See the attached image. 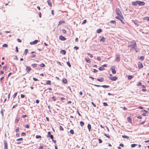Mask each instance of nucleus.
Returning <instances> with one entry per match:
<instances>
[{"label": "nucleus", "instance_id": "54", "mask_svg": "<svg viewBox=\"0 0 149 149\" xmlns=\"http://www.w3.org/2000/svg\"><path fill=\"white\" fill-rule=\"evenodd\" d=\"M103 105L104 106H107L108 105V104H107V103L106 102H104L103 103Z\"/></svg>", "mask_w": 149, "mask_h": 149}, {"label": "nucleus", "instance_id": "25", "mask_svg": "<svg viewBox=\"0 0 149 149\" xmlns=\"http://www.w3.org/2000/svg\"><path fill=\"white\" fill-rule=\"evenodd\" d=\"M62 81L65 84L67 82V79L65 78L63 79Z\"/></svg>", "mask_w": 149, "mask_h": 149}, {"label": "nucleus", "instance_id": "6", "mask_svg": "<svg viewBox=\"0 0 149 149\" xmlns=\"http://www.w3.org/2000/svg\"><path fill=\"white\" fill-rule=\"evenodd\" d=\"M59 39L60 40L64 41L66 40V38L60 35L59 37Z\"/></svg>", "mask_w": 149, "mask_h": 149}, {"label": "nucleus", "instance_id": "13", "mask_svg": "<svg viewBox=\"0 0 149 149\" xmlns=\"http://www.w3.org/2000/svg\"><path fill=\"white\" fill-rule=\"evenodd\" d=\"M127 120L128 122L131 123H132V118L130 116H129L127 118Z\"/></svg>", "mask_w": 149, "mask_h": 149}, {"label": "nucleus", "instance_id": "34", "mask_svg": "<svg viewBox=\"0 0 149 149\" xmlns=\"http://www.w3.org/2000/svg\"><path fill=\"white\" fill-rule=\"evenodd\" d=\"M40 65L41 67H44L45 66V65L43 63H42Z\"/></svg>", "mask_w": 149, "mask_h": 149}, {"label": "nucleus", "instance_id": "62", "mask_svg": "<svg viewBox=\"0 0 149 149\" xmlns=\"http://www.w3.org/2000/svg\"><path fill=\"white\" fill-rule=\"evenodd\" d=\"M98 140L99 143H101L102 142V141L100 139H99Z\"/></svg>", "mask_w": 149, "mask_h": 149}, {"label": "nucleus", "instance_id": "14", "mask_svg": "<svg viewBox=\"0 0 149 149\" xmlns=\"http://www.w3.org/2000/svg\"><path fill=\"white\" fill-rule=\"evenodd\" d=\"M111 69L113 74H115L116 73V71L115 69L111 68Z\"/></svg>", "mask_w": 149, "mask_h": 149}, {"label": "nucleus", "instance_id": "9", "mask_svg": "<svg viewBox=\"0 0 149 149\" xmlns=\"http://www.w3.org/2000/svg\"><path fill=\"white\" fill-rule=\"evenodd\" d=\"M4 149H8V144L7 141L5 140L4 141Z\"/></svg>", "mask_w": 149, "mask_h": 149}, {"label": "nucleus", "instance_id": "41", "mask_svg": "<svg viewBox=\"0 0 149 149\" xmlns=\"http://www.w3.org/2000/svg\"><path fill=\"white\" fill-rule=\"evenodd\" d=\"M104 135L108 138H110V137L109 135H107V134L105 133L104 134Z\"/></svg>", "mask_w": 149, "mask_h": 149}, {"label": "nucleus", "instance_id": "59", "mask_svg": "<svg viewBox=\"0 0 149 149\" xmlns=\"http://www.w3.org/2000/svg\"><path fill=\"white\" fill-rule=\"evenodd\" d=\"M19 130V127H17V128L15 132H18Z\"/></svg>", "mask_w": 149, "mask_h": 149}, {"label": "nucleus", "instance_id": "7", "mask_svg": "<svg viewBox=\"0 0 149 149\" xmlns=\"http://www.w3.org/2000/svg\"><path fill=\"white\" fill-rule=\"evenodd\" d=\"M109 79L112 81H115L117 79L118 77H110Z\"/></svg>", "mask_w": 149, "mask_h": 149}, {"label": "nucleus", "instance_id": "20", "mask_svg": "<svg viewBox=\"0 0 149 149\" xmlns=\"http://www.w3.org/2000/svg\"><path fill=\"white\" fill-rule=\"evenodd\" d=\"M87 127L89 130V132H90L91 130V126L90 124H88L87 125Z\"/></svg>", "mask_w": 149, "mask_h": 149}, {"label": "nucleus", "instance_id": "38", "mask_svg": "<svg viewBox=\"0 0 149 149\" xmlns=\"http://www.w3.org/2000/svg\"><path fill=\"white\" fill-rule=\"evenodd\" d=\"M36 139H40L41 138H42L41 136L40 135H36Z\"/></svg>", "mask_w": 149, "mask_h": 149}, {"label": "nucleus", "instance_id": "24", "mask_svg": "<svg viewBox=\"0 0 149 149\" xmlns=\"http://www.w3.org/2000/svg\"><path fill=\"white\" fill-rule=\"evenodd\" d=\"M46 84L49 85H51V81L50 80H47V81Z\"/></svg>", "mask_w": 149, "mask_h": 149}, {"label": "nucleus", "instance_id": "60", "mask_svg": "<svg viewBox=\"0 0 149 149\" xmlns=\"http://www.w3.org/2000/svg\"><path fill=\"white\" fill-rule=\"evenodd\" d=\"M74 49H76V50H77L79 49V47L77 46H75L74 47Z\"/></svg>", "mask_w": 149, "mask_h": 149}, {"label": "nucleus", "instance_id": "35", "mask_svg": "<svg viewBox=\"0 0 149 149\" xmlns=\"http://www.w3.org/2000/svg\"><path fill=\"white\" fill-rule=\"evenodd\" d=\"M99 70L100 71H103L104 70V68L102 67H100L99 68Z\"/></svg>", "mask_w": 149, "mask_h": 149}, {"label": "nucleus", "instance_id": "63", "mask_svg": "<svg viewBox=\"0 0 149 149\" xmlns=\"http://www.w3.org/2000/svg\"><path fill=\"white\" fill-rule=\"evenodd\" d=\"M91 104H92V105L94 107H96V105L93 103V102H91Z\"/></svg>", "mask_w": 149, "mask_h": 149}, {"label": "nucleus", "instance_id": "53", "mask_svg": "<svg viewBox=\"0 0 149 149\" xmlns=\"http://www.w3.org/2000/svg\"><path fill=\"white\" fill-rule=\"evenodd\" d=\"M88 55L90 57L92 58L93 57L92 55L91 54H90V53H88Z\"/></svg>", "mask_w": 149, "mask_h": 149}, {"label": "nucleus", "instance_id": "48", "mask_svg": "<svg viewBox=\"0 0 149 149\" xmlns=\"http://www.w3.org/2000/svg\"><path fill=\"white\" fill-rule=\"evenodd\" d=\"M17 94V93L16 92L13 95V98H15Z\"/></svg>", "mask_w": 149, "mask_h": 149}, {"label": "nucleus", "instance_id": "33", "mask_svg": "<svg viewBox=\"0 0 149 149\" xmlns=\"http://www.w3.org/2000/svg\"><path fill=\"white\" fill-rule=\"evenodd\" d=\"M101 86L104 88H108L109 87V86L106 85H104L102 86Z\"/></svg>", "mask_w": 149, "mask_h": 149}, {"label": "nucleus", "instance_id": "50", "mask_svg": "<svg viewBox=\"0 0 149 149\" xmlns=\"http://www.w3.org/2000/svg\"><path fill=\"white\" fill-rule=\"evenodd\" d=\"M110 22L111 23L115 24L116 23V22L115 21L112 20V21H111Z\"/></svg>", "mask_w": 149, "mask_h": 149}, {"label": "nucleus", "instance_id": "5", "mask_svg": "<svg viewBox=\"0 0 149 149\" xmlns=\"http://www.w3.org/2000/svg\"><path fill=\"white\" fill-rule=\"evenodd\" d=\"M138 66L139 69H141L143 67V66L142 63L140 62H138Z\"/></svg>", "mask_w": 149, "mask_h": 149}, {"label": "nucleus", "instance_id": "21", "mask_svg": "<svg viewBox=\"0 0 149 149\" xmlns=\"http://www.w3.org/2000/svg\"><path fill=\"white\" fill-rule=\"evenodd\" d=\"M20 120V118L19 117H17L15 120V122L16 123H17L19 120Z\"/></svg>", "mask_w": 149, "mask_h": 149}, {"label": "nucleus", "instance_id": "27", "mask_svg": "<svg viewBox=\"0 0 149 149\" xmlns=\"http://www.w3.org/2000/svg\"><path fill=\"white\" fill-rule=\"evenodd\" d=\"M47 137H50L52 140L54 139V137L53 135H51L50 136H47Z\"/></svg>", "mask_w": 149, "mask_h": 149}, {"label": "nucleus", "instance_id": "23", "mask_svg": "<svg viewBox=\"0 0 149 149\" xmlns=\"http://www.w3.org/2000/svg\"><path fill=\"white\" fill-rule=\"evenodd\" d=\"M28 52V50L27 49H26L25 50V51L24 52V55L25 56H26Z\"/></svg>", "mask_w": 149, "mask_h": 149}, {"label": "nucleus", "instance_id": "37", "mask_svg": "<svg viewBox=\"0 0 149 149\" xmlns=\"http://www.w3.org/2000/svg\"><path fill=\"white\" fill-rule=\"evenodd\" d=\"M122 137L124 138L125 139H129V137L127 136L126 135H123L122 136Z\"/></svg>", "mask_w": 149, "mask_h": 149}, {"label": "nucleus", "instance_id": "12", "mask_svg": "<svg viewBox=\"0 0 149 149\" xmlns=\"http://www.w3.org/2000/svg\"><path fill=\"white\" fill-rule=\"evenodd\" d=\"M120 58L119 54L117 55V57L116 59V61L117 62H118L120 61Z\"/></svg>", "mask_w": 149, "mask_h": 149}, {"label": "nucleus", "instance_id": "31", "mask_svg": "<svg viewBox=\"0 0 149 149\" xmlns=\"http://www.w3.org/2000/svg\"><path fill=\"white\" fill-rule=\"evenodd\" d=\"M137 144H132L131 145V147L132 148H134L137 146Z\"/></svg>", "mask_w": 149, "mask_h": 149}, {"label": "nucleus", "instance_id": "44", "mask_svg": "<svg viewBox=\"0 0 149 149\" xmlns=\"http://www.w3.org/2000/svg\"><path fill=\"white\" fill-rule=\"evenodd\" d=\"M67 64L69 67H71V66L70 64L69 61L67 62Z\"/></svg>", "mask_w": 149, "mask_h": 149}, {"label": "nucleus", "instance_id": "52", "mask_svg": "<svg viewBox=\"0 0 149 149\" xmlns=\"http://www.w3.org/2000/svg\"><path fill=\"white\" fill-rule=\"evenodd\" d=\"M86 22V19H85V20H84L83 21L82 23V24H85Z\"/></svg>", "mask_w": 149, "mask_h": 149}, {"label": "nucleus", "instance_id": "55", "mask_svg": "<svg viewBox=\"0 0 149 149\" xmlns=\"http://www.w3.org/2000/svg\"><path fill=\"white\" fill-rule=\"evenodd\" d=\"M94 73H96L97 72V70L95 69H93V71Z\"/></svg>", "mask_w": 149, "mask_h": 149}, {"label": "nucleus", "instance_id": "30", "mask_svg": "<svg viewBox=\"0 0 149 149\" xmlns=\"http://www.w3.org/2000/svg\"><path fill=\"white\" fill-rule=\"evenodd\" d=\"M80 125L82 127H83L84 125V122L82 121H80Z\"/></svg>", "mask_w": 149, "mask_h": 149}, {"label": "nucleus", "instance_id": "32", "mask_svg": "<svg viewBox=\"0 0 149 149\" xmlns=\"http://www.w3.org/2000/svg\"><path fill=\"white\" fill-rule=\"evenodd\" d=\"M65 23V22L64 21H60L59 22V24H58V25H61L62 24H63V23Z\"/></svg>", "mask_w": 149, "mask_h": 149}, {"label": "nucleus", "instance_id": "18", "mask_svg": "<svg viewBox=\"0 0 149 149\" xmlns=\"http://www.w3.org/2000/svg\"><path fill=\"white\" fill-rule=\"evenodd\" d=\"M61 53L62 54L65 55L66 54V51L64 50H61Z\"/></svg>", "mask_w": 149, "mask_h": 149}, {"label": "nucleus", "instance_id": "46", "mask_svg": "<svg viewBox=\"0 0 149 149\" xmlns=\"http://www.w3.org/2000/svg\"><path fill=\"white\" fill-rule=\"evenodd\" d=\"M62 31L64 33H66L67 32L64 29H63L62 30Z\"/></svg>", "mask_w": 149, "mask_h": 149}, {"label": "nucleus", "instance_id": "10", "mask_svg": "<svg viewBox=\"0 0 149 149\" xmlns=\"http://www.w3.org/2000/svg\"><path fill=\"white\" fill-rule=\"evenodd\" d=\"M115 18L120 20V21L123 23V24H125V22L122 19H123L122 18H121V17H119V16H116L115 17Z\"/></svg>", "mask_w": 149, "mask_h": 149}, {"label": "nucleus", "instance_id": "45", "mask_svg": "<svg viewBox=\"0 0 149 149\" xmlns=\"http://www.w3.org/2000/svg\"><path fill=\"white\" fill-rule=\"evenodd\" d=\"M25 96L24 95L22 94L21 95V97L22 98H24L25 97Z\"/></svg>", "mask_w": 149, "mask_h": 149}, {"label": "nucleus", "instance_id": "2", "mask_svg": "<svg viewBox=\"0 0 149 149\" xmlns=\"http://www.w3.org/2000/svg\"><path fill=\"white\" fill-rule=\"evenodd\" d=\"M10 92L9 94H8L7 93H6L4 94V95H3L2 96L1 98L3 99H4V102H6L7 100V97H8V100H9L10 99Z\"/></svg>", "mask_w": 149, "mask_h": 149}, {"label": "nucleus", "instance_id": "39", "mask_svg": "<svg viewBox=\"0 0 149 149\" xmlns=\"http://www.w3.org/2000/svg\"><path fill=\"white\" fill-rule=\"evenodd\" d=\"M70 132L72 134H73L74 133V131L72 130H71L70 131Z\"/></svg>", "mask_w": 149, "mask_h": 149}, {"label": "nucleus", "instance_id": "4", "mask_svg": "<svg viewBox=\"0 0 149 149\" xmlns=\"http://www.w3.org/2000/svg\"><path fill=\"white\" fill-rule=\"evenodd\" d=\"M136 3L139 4V6H143L145 4V3L143 1H136Z\"/></svg>", "mask_w": 149, "mask_h": 149}, {"label": "nucleus", "instance_id": "40", "mask_svg": "<svg viewBox=\"0 0 149 149\" xmlns=\"http://www.w3.org/2000/svg\"><path fill=\"white\" fill-rule=\"evenodd\" d=\"M60 130L62 131H63L64 130V129L63 127L61 126H60Z\"/></svg>", "mask_w": 149, "mask_h": 149}, {"label": "nucleus", "instance_id": "61", "mask_svg": "<svg viewBox=\"0 0 149 149\" xmlns=\"http://www.w3.org/2000/svg\"><path fill=\"white\" fill-rule=\"evenodd\" d=\"M17 40L18 42H22L21 40L19 39H17Z\"/></svg>", "mask_w": 149, "mask_h": 149}, {"label": "nucleus", "instance_id": "42", "mask_svg": "<svg viewBox=\"0 0 149 149\" xmlns=\"http://www.w3.org/2000/svg\"><path fill=\"white\" fill-rule=\"evenodd\" d=\"M8 46V45L6 44H4L3 45V47H7Z\"/></svg>", "mask_w": 149, "mask_h": 149}, {"label": "nucleus", "instance_id": "36", "mask_svg": "<svg viewBox=\"0 0 149 149\" xmlns=\"http://www.w3.org/2000/svg\"><path fill=\"white\" fill-rule=\"evenodd\" d=\"M144 56H141L140 58L139 59L141 60V61H143L144 60Z\"/></svg>", "mask_w": 149, "mask_h": 149}, {"label": "nucleus", "instance_id": "8", "mask_svg": "<svg viewBox=\"0 0 149 149\" xmlns=\"http://www.w3.org/2000/svg\"><path fill=\"white\" fill-rule=\"evenodd\" d=\"M31 69L30 67L27 66L26 67V70L28 73H29V71L31 70Z\"/></svg>", "mask_w": 149, "mask_h": 149}, {"label": "nucleus", "instance_id": "28", "mask_svg": "<svg viewBox=\"0 0 149 149\" xmlns=\"http://www.w3.org/2000/svg\"><path fill=\"white\" fill-rule=\"evenodd\" d=\"M133 77L132 75H129L128 76V79L129 80H131L132 79Z\"/></svg>", "mask_w": 149, "mask_h": 149}, {"label": "nucleus", "instance_id": "19", "mask_svg": "<svg viewBox=\"0 0 149 149\" xmlns=\"http://www.w3.org/2000/svg\"><path fill=\"white\" fill-rule=\"evenodd\" d=\"M102 32V30L101 29H99L97 30V32L98 33H99Z\"/></svg>", "mask_w": 149, "mask_h": 149}, {"label": "nucleus", "instance_id": "15", "mask_svg": "<svg viewBox=\"0 0 149 149\" xmlns=\"http://www.w3.org/2000/svg\"><path fill=\"white\" fill-rule=\"evenodd\" d=\"M47 2L49 6H50L51 7H52V3L51 2V1H47Z\"/></svg>", "mask_w": 149, "mask_h": 149}, {"label": "nucleus", "instance_id": "56", "mask_svg": "<svg viewBox=\"0 0 149 149\" xmlns=\"http://www.w3.org/2000/svg\"><path fill=\"white\" fill-rule=\"evenodd\" d=\"M33 80L34 81H37L38 80L37 78H35V77H33Z\"/></svg>", "mask_w": 149, "mask_h": 149}, {"label": "nucleus", "instance_id": "17", "mask_svg": "<svg viewBox=\"0 0 149 149\" xmlns=\"http://www.w3.org/2000/svg\"><path fill=\"white\" fill-rule=\"evenodd\" d=\"M105 39L104 37H102L101 38L100 41L102 42H104L105 41Z\"/></svg>", "mask_w": 149, "mask_h": 149}, {"label": "nucleus", "instance_id": "26", "mask_svg": "<svg viewBox=\"0 0 149 149\" xmlns=\"http://www.w3.org/2000/svg\"><path fill=\"white\" fill-rule=\"evenodd\" d=\"M37 64L36 63L32 64L31 65V66L33 68L36 67L37 66Z\"/></svg>", "mask_w": 149, "mask_h": 149}, {"label": "nucleus", "instance_id": "51", "mask_svg": "<svg viewBox=\"0 0 149 149\" xmlns=\"http://www.w3.org/2000/svg\"><path fill=\"white\" fill-rule=\"evenodd\" d=\"M26 135V133L25 132H22L21 134V135L23 136H25Z\"/></svg>", "mask_w": 149, "mask_h": 149}, {"label": "nucleus", "instance_id": "43", "mask_svg": "<svg viewBox=\"0 0 149 149\" xmlns=\"http://www.w3.org/2000/svg\"><path fill=\"white\" fill-rule=\"evenodd\" d=\"M7 66H4L3 67V70H5V71H6V69H7Z\"/></svg>", "mask_w": 149, "mask_h": 149}, {"label": "nucleus", "instance_id": "22", "mask_svg": "<svg viewBox=\"0 0 149 149\" xmlns=\"http://www.w3.org/2000/svg\"><path fill=\"white\" fill-rule=\"evenodd\" d=\"M85 60L87 63H90L91 62V61H90V59L88 58H86Z\"/></svg>", "mask_w": 149, "mask_h": 149}, {"label": "nucleus", "instance_id": "58", "mask_svg": "<svg viewBox=\"0 0 149 149\" xmlns=\"http://www.w3.org/2000/svg\"><path fill=\"white\" fill-rule=\"evenodd\" d=\"M52 99L53 100V101H55V100H56V99H55V97H54V96H53V97H52Z\"/></svg>", "mask_w": 149, "mask_h": 149}, {"label": "nucleus", "instance_id": "16", "mask_svg": "<svg viewBox=\"0 0 149 149\" xmlns=\"http://www.w3.org/2000/svg\"><path fill=\"white\" fill-rule=\"evenodd\" d=\"M97 81H99L102 82L103 81L104 79L103 78H101V79L98 78L97 79Z\"/></svg>", "mask_w": 149, "mask_h": 149}, {"label": "nucleus", "instance_id": "3", "mask_svg": "<svg viewBox=\"0 0 149 149\" xmlns=\"http://www.w3.org/2000/svg\"><path fill=\"white\" fill-rule=\"evenodd\" d=\"M116 14L120 17L121 18L123 19L124 18L122 14V13L119 8H116Z\"/></svg>", "mask_w": 149, "mask_h": 149}, {"label": "nucleus", "instance_id": "29", "mask_svg": "<svg viewBox=\"0 0 149 149\" xmlns=\"http://www.w3.org/2000/svg\"><path fill=\"white\" fill-rule=\"evenodd\" d=\"M143 19L144 20L146 19L147 21L149 22V17H145L143 18Z\"/></svg>", "mask_w": 149, "mask_h": 149}, {"label": "nucleus", "instance_id": "11", "mask_svg": "<svg viewBox=\"0 0 149 149\" xmlns=\"http://www.w3.org/2000/svg\"><path fill=\"white\" fill-rule=\"evenodd\" d=\"M38 42V40H35L34 41L31 42H30V44L31 45H34L36 44Z\"/></svg>", "mask_w": 149, "mask_h": 149}, {"label": "nucleus", "instance_id": "1", "mask_svg": "<svg viewBox=\"0 0 149 149\" xmlns=\"http://www.w3.org/2000/svg\"><path fill=\"white\" fill-rule=\"evenodd\" d=\"M128 46L129 47H131L130 50H133V49H136V42L135 40L130 42L129 43Z\"/></svg>", "mask_w": 149, "mask_h": 149}, {"label": "nucleus", "instance_id": "47", "mask_svg": "<svg viewBox=\"0 0 149 149\" xmlns=\"http://www.w3.org/2000/svg\"><path fill=\"white\" fill-rule=\"evenodd\" d=\"M23 140V139L22 138H19V139H17V141H22Z\"/></svg>", "mask_w": 149, "mask_h": 149}, {"label": "nucleus", "instance_id": "49", "mask_svg": "<svg viewBox=\"0 0 149 149\" xmlns=\"http://www.w3.org/2000/svg\"><path fill=\"white\" fill-rule=\"evenodd\" d=\"M137 3H136V2H132V4L134 6H136L137 5Z\"/></svg>", "mask_w": 149, "mask_h": 149}, {"label": "nucleus", "instance_id": "64", "mask_svg": "<svg viewBox=\"0 0 149 149\" xmlns=\"http://www.w3.org/2000/svg\"><path fill=\"white\" fill-rule=\"evenodd\" d=\"M16 51L17 52H18V47H15Z\"/></svg>", "mask_w": 149, "mask_h": 149}, {"label": "nucleus", "instance_id": "57", "mask_svg": "<svg viewBox=\"0 0 149 149\" xmlns=\"http://www.w3.org/2000/svg\"><path fill=\"white\" fill-rule=\"evenodd\" d=\"M27 116V115H22V118H25Z\"/></svg>", "mask_w": 149, "mask_h": 149}]
</instances>
